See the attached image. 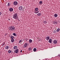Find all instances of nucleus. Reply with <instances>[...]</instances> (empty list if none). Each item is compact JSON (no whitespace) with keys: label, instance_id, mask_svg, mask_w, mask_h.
I'll list each match as a JSON object with an SVG mask.
<instances>
[{"label":"nucleus","instance_id":"obj_9","mask_svg":"<svg viewBox=\"0 0 60 60\" xmlns=\"http://www.w3.org/2000/svg\"><path fill=\"white\" fill-rule=\"evenodd\" d=\"M9 11H13V9L12 8H11L9 9Z\"/></svg>","mask_w":60,"mask_h":60},{"label":"nucleus","instance_id":"obj_29","mask_svg":"<svg viewBox=\"0 0 60 60\" xmlns=\"http://www.w3.org/2000/svg\"><path fill=\"white\" fill-rule=\"evenodd\" d=\"M53 32L54 33H56V30L54 31Z\"/></svg>","mask_w":60,"mask_h":60},{"label":"nucleus","instance_id":"obj_4","mask_svg":"<svg viewBox=\"0 0 60 60\" xmlns=\"http://www.w3.org/2000/svg\"><path fill=\"white\" fill-rule=\"evenodd\" d=\"M27 46H28V43H26L24 45L23 48H26Z\"/></svg>","mask_w":60,"mask_h":60},{"label":"nucleus","instance_id":"obj_19","mask_svg":"<svg viewBox=\"0 0 60 60\" xmlns=\"http://www.w3.org/2000/svg\"><path fill=\"white\" fill-rule=\"evenodd\" d=\"M33 51H34V52H35L36 51V48H34L33 49Z\"/></svg>","mask_w":60,"mask_h":60},{"label":"nucleus","instance_id":"obj_2","mask_svg":"<svg viewBox=\"0 0 60 60\" xmlns=\"http://www.w3.org/2000/svg\"><path fill=\"white\" fill-rule=\"evenodd\" d=\"M38 8H36L34 10V12L35 13L37 14L39 13V11H38Z\"/></svg>","mask_w":60,"mask_h":60},{"label":"nucleus","instance_id":"obj_1","mask_svg":"<svg viewBox=\"0 0 60 60\" xmlns=\"http://www.w3.org/2000/svg\"><path fill=\"white\" fill-rule=\"evenodd\" d=\"M13 18L14 19H18V13H16L14 14V15L13 16Z\"/></svg>","mask_w":60,"mask_h":60},{"label":"nucleus","instance_id":"obj_14","mask_svg":"<svg viewBox=\"0 0 60 60\" xmlns=\"http://www.w3.org/2000/svg\"><path fill=\"white\" fill-rule=\"evenodd\" d=\"M17 46H15L14 47V49H17Z\"/></svg>","mask_w":60,"mask_h":60},{"label":"nucleus","instance_id":"obj_31","mask_svg":"<svg viewBox=\"0 0 60 60\" xmlns=\"http://www.w3.org/2000/svg\"><path fill=\"white\" fill-rule=\"evenodd\" d=\"M1 14H2V13H1V12H0V16L1 15Z\"/></svg>","mask_w":60,"mask_h":60},{"label":"nucleus","instance_id":"obj_37","mask_svg":"<svg viewBox=\"0 0 60 60\" xmlns=\"http://www.w3.org/2000/svg\"><path fill=\"white\" fill-rule=\"evenodd\" d=\"M6 35H7V34H6Z\"/></svg>","mask_w":60,"mask_h":60},{"label":"nucleus","instance_id":"obj_23","mask_svg":"<svg viewBox=\"0 0 60 60\" xmlns=\"http://www.w3.org/2000/svg\"><path fill=\"white\" fill-rule=\"evenodd\" d=\"M11 39H13V38H14V37L13 36H11Z\"/></svg>","mask_w":60,"mask_h":60},{"label":"nucleus","instance_id":"obj_5","mask_svg":"<svg viewBox=\"0 0 60 60\" xmlns=\"http://www.w3.org/2000/svg\"><path fill=\"white\" fill-rule=\"evenodd\" d=\"M23 9V7H22L21 6H20L19 7V10L20 11H22V10Z\"/></svg>","mask_w":60,"mask_h":60},{"label":"nucleus","instance_id":"obj_30","mask_svg":"<svg viewBox=\"0 0 60 60\" xmlns=\"http://www.w3.org/2000/svg\"><path fill=\"white\" fill-rule=\"evenodd\" d=\"M57 56L58 57H60V55H58V56Z\"/></svg>","mask_w":60,"mask_h":60},{"label":"nucleus","instance_id":"obj_8","mask_svg":"<svg viewBox=\"0 0 60 60\" xmlns=\"http://www.w3.org/2000/svg\"><path fill=\"white\" fill-rule=\"evenodd\" d=\"M49 37H49V36L46 37L45 38V39L47 40H49Z\"/></svg>","mask_w":60,"mask_h":60},{"label":"nucleus","instance_id":"obj_11","mask_svg":"<svg viewBox=\"0 0 60 60\" xmlns=\"http://www.w3.org/2000/svg\"><path fill=\"white\" fill-rule=\"evenodd\" d=\"M43 2L42 1H40L39 2V5H41V4H42Z\"/></svg>","mask_w":60,"mask_h":60},{"label":"nucleus","instance_id":"obj_20","mask_svg":"<svg viewBox=\"0 0 60 60\" xmlns=\"http://www.w3.org/2000/svg\"><path fill=\"white\" fill-rule=\"evenodd\" d=\"M22 41L21 40H20L19 41V43H22Z\"/></svg>","mask_w":60,"mask_h":60},{"label":"nucleus","instance_id":"obj_3","mask_svg":"<svg viewBox=\"0 0 60 60\" xmlns=\"http://www.w3.org/2000/svg\"><path fill=\"white\" fill-rule=\"evenodd\" d=\"M9 29L11 31H14L15 30V28L14 27H12V26H10L9 27Z\"/></svg>","mask_w":60,"mask_h":60},{"label":"nucleus","instance_id":"obj_18","mask_svg":"<svg viewBox=\"0 0 60 60\" xmlns=\"http://www.w3.org/2000/svg\"><path fill=\"white\" fill-rule=\"evenodd\" d=\"M13 35L15 36H17L16 35V34H15V33H13Z\"/></svg>","mask_w":60,"mask_h":60},{"label":"nucleus","instance_id":"obj_22","mask_svg":"<svg viewBox=\"0 0 60 60\" xmlns=\"http://www.w3.org/2000/svg\"><path fill=\"white\" fill-rule=\"evenodd\" d=\"M38 16H41V13H38Z\"/></svg>","mask_w":60,"mask_h":60},{"label":"nucleus","instance_id":"obj_13","mask_svg":"<svg viewBox=\"0 0 60 60\" xmlns=\"http://www.w3.org/2000/svg\"><path fill=\"white\" fill-rule=\"evenodd\" d=\"M11 42H13L14 41V39H11Z\"/></svg>","mask_w":60,"mask_h":60},{"label":"nucleus","instance_id":"obj_34","mask_svg":"<svg viewBox=\"0 0 60 60\" xmlns=\"http://www.w3.org/2000/svg\"><path fill=\"white\" fill-rule=\"evenodd\" d=\"M31 50V51H32V50H33V49H30V50Z\"/></svg>","mask_w":60,"mask_h":60},{"label":"nucleus","instance_id":"obj_38","mask_svg":"<svg viewBox=\"0 0 60 60\" xmlns=\"http://www.w3.org/2000/svg\"><path fill=\"white\" fill-rule=\"evenodd\" d=\"M24 10H23V11Z\"/></svg>","mask_w":60,"mask_h":60},{"label":"nucleus","instance_id":"obj_24","mask_svg":"<svg viewBox=\"0 0 60 60\" xmlns=\"http://www.w3.org/2000/svg\"><path fill=\"white\" fill-rule=\"evenodd\" d=\"M8 6H10V3H8Z\"/></svg>","mask_w":60,"mask_h":60},{"label":"nucleus","instance_id":"obj_10","mask_svg":"<svg viewBox=\"0 0 60 60\" xmlns=\"http://www.w3.org/2000/svg\"><path fill=\"white\" fill-rule=\"evenodd\" d=\"M19 52V50L18 49H16L15 50V52L16 53H18Z\"/></svg>","mask_w":60,"mask_h":60},{"label":"nucleus","instance_id":"obj_21","mask_svg":"<svg viewBox=\"0 0 60 60\" xmlns=\"http://www.w3.org/2000/svg\"><path fill=\"white\" fill-rule=\"evenodd\" d=\"M57 31V32H59L60 31V29L59 28H58L56 30Z\"/></svg>","mask_w":60,"mask_h":60},{"label":"nucleus","instance_id":"obj_6","mask_svg":"<svg viewBox=\"0 0 60 60\" xmlns=\"http://www.w3.org/2000/svg\"><path fill=\"white\" fill-rule=\"evenodd\" d=\"M53 43L54 44H56L57 43V41L56 40H54L53 41Z\"/></svg>","mask_w":60,"mask_h":60},{"label":"nucleus","instance_id":"obj_35","mask_svg":"<svg viewBox=\"0 0 60 60\" xmlns=\"http://www.w3.org/2000/svg\"><path fill=\"white\" fill-rule=\"evenodd\" d=\"M22 50H21L20 51V52L21 53L22 52Z\"/></svg>","mask_w":60,"mask_h":60},{"label":"nucleus","instance_id":"obj_28","mask_svg":"<svg viewBox=\"0 0 60 60\" xmlns=\"http://www.w3.org/2000/svg\"><path fill=\"white\" fill-rule=\"evenodd\" d=\"M33 42L32 40L31 39H30V42Z\"/></svg>","mask_w":60,"mask_h":60},{"label":"nucleus","instance_id":"obj_36","mask_svg":"<svg viewBox=\"0 0 60 60\" xmlns=\"http://www.w3.org/2000/svg\"><path fill=\"white\" fill-rule=\"evenodd\" d=\"M9 20H10V19H8Z\"/></svg>","mask_w":60,"mask_h":60},{"label":"nucleus","instance_id":"obj_7","mask_svg":"<svg viewBox=\"0 0 60 60\" xmlns=\"http://www.w3.org/2000/svg\"><path fill=\"white\" fill-rule=\"evenodd\" d=\"M18 4V3L17 1H14V4L15 5H17Z\"/></svg>","mask_w":60,"mask_h":60},{"label":"nucleus","instance_id":"obj_16","mask_svg":"<svg viewBox=\"0 0 60 60\" xmlns=\"http://www.w3.org/2000/svg\"><path fill=\"white\" fill-rule=\"evenodd\" d=\"M49 43H51L52 41V39H50L49 40Z\"/></svg>","mask_w":60,"mask_h":60},{"label":"nucleus","instance_id":"obj_33","mask_svg":"<svg viewBox=\"0 0 60 60\" xmlns=\"http://www.w3.org/2000/svg\"><path fill=\"white\" fill-rule=\"evenodd\" d=\"M29 42L30 43V39L29 40Z\"/></svg>","mask_w":60,"mask_h":60},{"label":"nucleus","instance_id":"obj_27","mask_svg":"<svg viewBox=\"0 0 60 60\" xmlns=\"http://www.w3.org/2000/svg\"><path fill=\"white\" fill-rule=\"evenodd\" d=\"M11 52V50H9L8 51V53H10Z\"/></svg>","mask_w":60,"mask_h":60},{"label":"nucleus","instance_id":"obj_12","mask_svg":"<svg viewBox=\"0 0 60 60\" xmlns=\"http://www.w3.org/2000/svg\"><path fill=\"white\" fill-rule=\"evenodd\" d=\"M58 16V15H57V14H54V17H57Z\"/></svg>","mask_w":60,"mask_h":60},{"label":"nucleus","instance_id":"obj_17","mask_svg":"<svg viewBox=\"0 0 60 60\" xmlns=\"http://www.w3.org/2000/svg\"><path fill=\"white\" fill-rule=\"evenodd\" d=\"M8 48H9V47L8 46H6V47H5V49H8Z\"/></svg>","mask_w":60,"mask_h":60},{"label":"nucleus","instance_id":"obj_25","mask_svg":"<svg viewBox=\"0 0 60 60\" xmlns=\"http://www.w3.org/2000/svg\"><path fill=\"white\" fill-rule=\"evenodd\" d=\"M54 24L56 25V24H57V22H54Z\"/></svg>","mask_w":60,"mask_h":60},{"label":"nucleus","instance_id":"obj_26","mask_svg":"<svg viewBox=\"0 0 60 60\" xmlns=\"http://www.w3.org/2000/svg\"><path fill=\"white\" fill-rule=\"evenodd\" d=\"M44 22L45 24H46L47 23V21L46 20L44 21Z\"/></svg>","mask_w":60,"mask_h":60},{"label":"nucleus","instance_id":"obj_32","mask_svg":"<svg viewBox=\"0 0 60 60\" xmlns=\"http://www.w3.org/2000/svg\"><path fill=\"white\" fill-rule=\"evenodd\" d=\"M30 48L29 49V50L30 51Z\"/></svg>","mask_w":60,"mask_h":60},{"label":"nucleus","instance_id":"obj_15","mask_svg":"<svg viewBox=\"0 0 60 60\" xmlns=\"http://www.w3.org/2000/svg\"><path fill=\"white\" fill-rule=\"evenodd\" d=\"M5 44V42H3L2 44V46H3Z\"/></svg>","mask_w":60,"mask_h":60}]
</instances>
